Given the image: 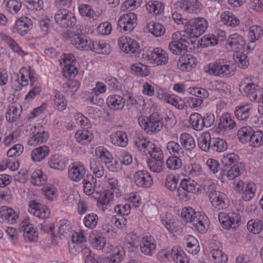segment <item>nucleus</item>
Returning a JSON list of instances; mask_svg holds the SVG:
<instances>
[{"instance_id":"f257e3e1","label":"nucleus","mask_w":263,"mask_h":263,"mask_svg":"<svg viewBox=\"0 0 263 263\" xmlns=\"http://www.w3.org/2000/svg\"><path fill=\"white\" fill-rule=\"evenodd\" d=\"M205 72L211 75L220 77H231L235 71V67L233 65L226 64L223 61H219L210 63L204 67Z\"/></svg>"},{"instance_id":"f03ea898","label":"nucleus","mask_w":263,"mask_h":263,"mask_svg":"<svg viewBox=\"0 0 263 263\" xmlns=\"http://www.w3.org/2000/svg\"><path fill=\"white\" fill-rule=\"evenodd\" d=\"M185 23V32L190 38L198 37L204 33L208 28V22L202 17L190 20Z\"/></svg>"},{"instance_id":"7ed1b4c3","label":"nucleus","mask_w":263,"mask_h":263,"mask_svg":"<svg viewBox=\"0 0 263 263\" xmlns=\"http://www.w3.org/2000/svg\"><path fill=\"white\" fill-rule=\"evenodd\" d=\"M139 120V124L147 133L152 134L159 132L163 126L162 117L158 112H154L146 119Z\"/></svg>"},{"instance_id":"20e7f679","label":"nucleus","mask_w":263,"mask_h":263,"mask_svg":"<svg viewBox=\"0 0 263 263\" xmlns=\"http://www.w3.org/2000/svg\"><path fill=\"white\" fill-rule=\"evenodd\" d=\"M254 114L255 110L250 104L237 106L234 111L235 116L238 120H247L252 125L257 124L259 121L258 118Z\"/></svg>"},{"instance_id":"39448f33","label":"nucleus","mask_w":263,"mask_h":263,"mask_svg":"<svg viewBox=\"0 0 263 263\" xmlns=\"http://www.w3.org/2000/svg\"><path fill=\"white\" fill-rule=\"evenodd\" d=\"M199 185L194 180L189 179H182L177 189V195L179 199L186 201L190 199L189 193H194L198 192Z\"/></svg>"},{"instance_id":"423d86ee","label":"nucleus","mask_w":263,"mask_h":263,"mask_svg":"<svg viewBox=\"0 0 263 263\" xmlns=\"http://www.w3.org/2000/svg\"><path fill=\"white\" fill-rule=\"evenodd\" d=\"M56 23L62 28L72 27L76 23V18L73 14L66 9H59L54 15Z\"/></svg>"},{"instance_id":"0eeeda50","label":"nucleus","mask_w":263,"mask_h":263,"mask_svg":"<svg viewBox=\"0 0 263 263\" xmlns=\"http://www.w3.org/2000/svg\"><path fill=\"white\" fill-rule=\"evenodd\" d=\"M137 15L133 12L121 15L118 22V29L126 32H131L137 25Z\"/></svg>"},{"instance_id":"6e6552de","label":"nucleus","mask_w":263,"mask_h":263,"mask_svg":"<svg viewBox=\"0 0 263 263\" xmlns=\"http://www.w3.org/2000/svg\"><path fill=\"white\" fill-rule=\"evenodd\" d=\"M254 77L248 76L245 78L239 85V89H242L245 95L249 97L250 99L256 100L257 99V91L258 85L254 83Z\"/></svg>"},{"instance_id":"1a4fd4ad","label":"nucleus","mask_w":263,"mask_h":263,"mask_svg":"<svg viewBox=\"0 0 263 263\" xmlns=\"http://www.w3.org/2000/svg\"><path fill=\"white\" fill-rule=\"evenodd\" d=\"M174 5L177 9H180L193 14H197L202 8L201 3L197 0H182L174 3Z\"/></svg>"},{"instance_id":"9d476101","label":"nucleus","mask_w":263,"mask_h":263,"mask_svg":"<svg viewBox=\"0 0 263 263\" xmlns=\"http://www.w3.org/2000/svg\"><path fill=\"white\" fill-rule=\"evenodd\" d=\"M118 44L120 49L126 53H137L139 50V45L137 42L130 37H120L118 39Z\"/></svg>"},{"instance_id":"9b49d317","label":"nucleus","mask_w":263,"mask_h":263,"mask_svg":"<svg viewBox=\"0 0 263 263\" xmlns=\"http://www.w3.org/2000/svg\"><path fill=\"white\" fill-rule=\"evenodd\" d=\"M86 174V169L81 163L74 162L68 168V177L74 182H79L84 179Z\"/></svg>"},{"instance_id":"f8f14e48","label":"nucleus","mask_w":263,"mask_h":263,"mask_svg":"<svg viewBox=\"0 0 263 263\" xmlns=\"http://www.w3.org/2000/svg\"><path fill=\"white\" fill-rule=\"evenodd\" d=\"M245 45L246 41L243 37L238 34H231L227 41V47H229L235 52L245 51Z\"/></svg>"},{"instance_id":"ddd939ff","label":"nucleus","mask_w":263,"mask_h":263,"mask_svg":"<svg viewBox=\"0 0 263 263\" xmlns=\"http://www.w3.org/2000/svg\"><path fill=\"white\" fill-rule=\"evenodd\" d=\"M134 179L136 184L141 187H149L153 183L150 174L144 170L137 171L134 174Z\"/></svg>"},{"instance_id":"4468645a","label":"nucleus","mask_w":263,"mask_h":263,"mask_svg":"<svg viewBox=\"0 0 263 263\" xmlns=\"http://www.w3.org/2000/svg\"><path fill=\"white\" fill-rule=\"evenodd\" d=\"M148 58L152 63L158 66L165 65L168 61V57L166 52L160 48H154Z\"/></svg>"},{"instance_id":"2eb2a0df","label":"nucleus","mask_w":263,"mask_h":263,"mask_svg":"<svg viewBox=\"0 0 263 263\" xmlns=\"http://www.w3.org/2000/svg\"><path fill=\"white\" fill-rule=\"evenodd\" d=\"M209 198L212 205L217 209H223L228 206L226 202V195L223 193L212 191L209 193Z\"/></svg>"},{"instance_id":"dca6fc26","label":"nucleus","mask_w":263,"mask_h":263,"mask_svg":"<svg viewBox=\"0 0 263 263\" xmlns=\"http://www.w3.org/2000/svg\"><path fill=\"white\" fill-rule=\"evenodd\" d=\"M72 44L77 49L84 50H89L93 48L91 45V40L88 39L85 36L79 32L74 34L71 39Z\"/></svg>"},{"instance_id":"f3484780","label":"nucleus","mask_w":263,"mask_h":263,"mask_svg":"<svg viewBox=\"0 0 263 263\" xmlns=\"http://www.w3.org/2000/svg\"><path fill=\"white\" fill-rule=\"evenodd\" d=\"M245 170V165L242 163H239L237 165H234V166L229 168L222 167L221 171V179L226 177L230 180H233L242 174Z\"/></svg>"},{"instance_id":"a211bd4d","label":"nucleus","mask_w":263,"mask_h":263,"mask_svg":"<svg viewBox=\"0 0 263 263\" xmlns=\"http://www.w3.org/2000/svg\"><path fill=\"white\" fill-rule=\"evenodd\" d=\"M28 210L30 213L41 219L49 217L50 214L49 210L47 208L34 201L30 202Z\"/></svg>"},{"instance_id":"6ab92c4d","label":"nucleus","mask_w":263,"mask_h":263,"mask_svg":"<svg viewBox=\"0 0 263 263\" xmlns=\"http://www.w3.org/2000/svg\"><path fill=\"white\" fill-rule=\"evenodd\" d=\"M21 229L24 232V236L26 240L30 242H36L37 240V233L28 219L23 220Z\"/></svg>"},{"instance_id":"aec40b11","label":"nucleus","mask_w":263,"mask_h":263,"mask_svg":"<svg viewBox=\"0 0 263 263\" xmlns=\"http://www.w3.org/2000/svg\"><path fill=\"white\" fill-rule=\"evenodd\" d=\"M48 138V134L45 133L42 125H37V129L34 133L31 138L28 141V144L30 145L35 146L46 141Z\"/></svg>"},{"instance_id":"412c9836","label":"nucleus","mask_w":263,"mask_h":263,"mask_svg":"<svg viewBox=\"0 0 263 263\" xmlns=\"http://www.w3.org/2000/svg\"><path fill=\"white\" fill-rule=\"evenodd\" d=\"M33 23L31 19L27 17H22L17 20L14 29L21 35H24L31 29Z\"/></svg>"},{"instance_id":"4be33fe9","label":"nucleus","mask_w":263,"mask_h":263,"mask_svg":"<svg viewBox=\"0 0 263 263\" xmlns=\"http://www.w3.org/2000/svg\"><path fill=\"white\" fill-rule=\"evenodd\" d=\"M208 223L207 217L203 214L197 212L195 218H193L192 223L199 232L203 233L208 229Z\"/></svg>"},{"instance_id":"5701e85b","label":"nucleus","mask_w":263,"mask_h":263,"mask_svg":"<svg viewBox=\"0 0 263 263\" xmlns=\"http://www.w3.org/2000/svg\"><path fill=\"white\" fill-rule=\"evenodd\" d=\"M196 59L191 54H183L179 60L178 66L182 71H190L195 66Z\"/></svg>"},{"instance_id":"b1692460","label":"nucleus","mask_w":263,"mask_h":263,"mask_svg":"<svg viewBox=\"0 0 263 263\" xmlns=\"http://www.w3.org/2000/svg\"><path fill=\"white\" fill-rule=\"evenodd\" d=\"M0 217L2 219L13 224L16 222L18 215L13 209L3 206L0 208Z\"/></svg>"},{"instance_id":"393cba45","label":"nucleus","mask_w":263,"mask_h":263,"mask_svg":"<svg viewBox=\"0 0 263 263\" xmlns=\"http://www.w3.org/2000/svg\"><path fill=\"white\" fill-rule=\"evenodd\" d=\"M220 122L218 123V128L220 130H229L236 126V123L233 119L231 115L228 112L222 114L220 117Z\"/></svg>"},{"instance_id":"a878e982","label":"nucleus","mask_w":263,"mask_h":263,"mask_svg":"<svg viewBox=\"0 0 263 263\" xmlns=\"http://www.w3.org/2000/svg\"><path fill=\"white\" fill-rule=\"evenodd\" d=\"M108 106L112 110H119L123 108L125 100L119 95L109 96L106 100Z\"/></svg>"},{"instance_id":"bb28decb","label":"nucleus","mask_w":263,"mask_h":263,"mask_svg":"<svg viewBox=\"0 0 263 263\" xmlns=\"http://www.w3.org/2000/svg\"><path fill=\"white\" fill-rule=\"evenodd\" d=\"M111 143L121 147H125L128 143L127 134L123 131H118L110 136Z\"/></svg>"},{"instance_id":"cd10ccee","label":"nucleus","mask_w":263,"mask_h":263,"mask_svg":"<svg viewBox=\"0 0 263 263\" xmlns=\"http://www.w3.org/2000/svg\"><path fill=\"white\" fill-rule=\"evenodd\" d=\"M89 241L97 250H101L104 248L106 240L101 234L92 232L89 236Z\"/></svg>"},{"instance_id":"c85d7f7f","label":"nucleus","mask_w":263,"mask_h":263,"mask_svg":"<svg viewBox=\"0 0 263 263\" xmlns=\"http://www.w3.org/2000/svg\"><path fill=\"white\" fill-rule=\"evenodd\" d=\"M22 111V107L21 106L11 105L6 112V118L10 123L16 122L20 119Z\"/></svg>"},{"instance_id":"c756f323","label":"nucleus","mask_w":263,"mask_h":263,"mask_svg":"<svg viewBox=\"0 0 263 263\" xmlns=\"http://www.w3.org/2000/svg\"><path fill=\"white\" fill-rule=\"evenodd\" d=\"M48 146L43 145L33 149L31 152V158L34 161H40L44 159L49 154Z\"/></svg>"},{"instance_id":"7c9ffc66","label":"nucleus","mask_w":263,"mask_h":263,"mask_svg":"<svg viewBox=\"0 0 263 263\" xmlns=\"http://www.w3.org/2000/svg\"><path fill=\"white\" fill-rule=\"evenodd\" d=\"M161 96V97L159 96L160 99H164L166 102L174 105L178 109H182L185 106L184 101L176 96L166 95V94H162Z\"/></svg>"},{"instance_id":"2f4dec72","label":"nucleus","mask_w":263,"mask_h":263,"mask_svg":"<svg viewBox=\"0 0 263 263\" xmlns=\"http://www.w3.org/2000/svg\"><path fill=\"white\" fill-rule=\"evenodd\" d=\"M90 45L93 47L89 50H92L99 54H108L110 52L109 45L106 44L104 41H100L96 44L91 40V44Z\"/></svg>"},{"instance_id":"473e14b6","label":"nucleus","mask_w":263,"mask_h":263,"mask_svg":"<svg viewBox=\"0 0 263 263\" xmlns=\"http://www.w3.org/2000/svg\"><path fill=\"white\" fill-rule=\"evenodd\" d=\"M134 143L139 150L143 149L144 152L145 149L147 151L153 146V142L147 140L141 134H138L136 136Z\"/></svg>"},{"instance_id":"72a5a7b5","label":"nucleus","mask_w":263,"mask_h":263,"mask_svg":"<svg viewBox=\"0 0 263 263\" xmlns=\"http://www.w3.org/2000/svg\"><path fill=\"white\" fill-rule=\"evenodd\" d=\"M180 141L182 146L187 151L193 150L196 146L193 137L187 133H183L180 137Z\"/></svg>"},{"instance_id":"f704fd0d","label":"nucleus","mask_w":263,"mask_h":263,"mask_svg":"<svg viewBox=\"0 0 263 263\" xmlns=\"http://www.w3.org/2000/svg\"><path fill=\"white\" fill-rule=\"evenodd\" d=\"M168 48L172 53L180 55L187 51V46L185 43L174 41L170 43Z\"/></svg>"},{"instance_id":"c9c22d12","label":"nucleus","mask_w":263,"mask_h":263,"mask_svg":"<svg viewBox=\"0 0 263 263\" xmlns=\"http://www.w3.org/2000/svg\"><path fill=\"white\" fill-rule=\"evenodd\" d=\"M190 123L194 130L200 131L204 128L202 116L198 113L194 112L191 115Z\"/></svg>"},{"instance_id":"e433bc0d","label":"nucleus","mask_w":263,"mask_h":263,"mask_svg":"<svg viewBox=\"0 0 263 263\" xmlns=\"http://www.w3.org/2000/svg\"><path fill=\"white\" fill-rule=\"evenodd\" d=\"M171 257L176 263H189V259L184 253L179 251L177 247L172 249Z\"/></svg>"},{"instance_id":"4c0bfd02","label":"nucleus","mask_w":263,"mask_h":263,"mask_svg":"<svg viewBox=\"0 0 263 263\" xmlns=\"http://www.w3.org/2000/svg\"><path fill=\"white\" fill-rule=\"evenodd\" d=\"M89 165L90 170L96 177L100 178L104 175V168L99 161L91 158L89 160Z\"/></svg>"},{"instance_id":"58836bf2","label":"nucleus","mask_w":263,"mask_h":263,"mask_svg":"<svg viewBox=\"0 0 263 263\" xmlns=\"http://www.w3.org/2000/svg\"><path fill=\"white\" fill-rule=\"evenodd\" d=\"M247 228L252 233L258 234L263 229V223L258 219H251L247 223Z\"/></svg>"},{"instance_id":"ea45409f","label":"nucleus","mask_w":263,"mask_h":263,"mask_svg":"<svg viewBox=\"0 0 263 263\" xmlns=\"http://www.w3.org/2000/svg\"><path fill=\"white\" fill-rule=\"evenodd\" d=\"M147 27L149 32L156 37L161 36L165 32L164 27L159 23L151 22L147 24Z\"/></svg>"},{"instance_id":"a19ab883","label":"nucleus","mask_w":263,"mask_h":263,"mask_svg":"<svg viewBox=\"0 0 263 263\" xmlns=\"http://www.w3.org/2000/svg\"><path fill=\"white\" fill-rule=\"evenodd\" d=\"M96 155L100 158L104 163H108L113 160V157L111 153L105 147L99 146L96 149Z\"/></svg>"},{"instance_id":"79ce46f5","label":"nucleus","mask_w":263,"mask_h":263,"mask_svg":"<svg viewBox=\"0 0 263 263\" xmlns=\"http://www.w3.org/2000/svg\"><path fill=\"white\" fill-rule=\"evenodd\" d=\"M239 160V156L234 153H230L224 156L222 159L223 167L229 168L234 165H237Z\"/></svg>"},{"instance_id":"37998d69","label":"nucleus","mask_w":263,"mask_h":263,"mask_svg":"<svg viewBox=\"0 0 263 263\" xmlns=\"http://www.w3.org/2000/svg\"><path fill=\"white\" fill-rule=\"evenodd\" d=\"M249 138V144L252 147H259L263 144V133L260 130L253 131Z\"/></svg>"},{"instance_id":"c03bdc74","label":"nucleus","mask_w":263,"mask_h":263,"mask_svg":"<svg viewBox=\"0 0 263 263\" xmlns=\"http://www.w3.org/2000/svg\"><path fill=\"white\" fill-rule=\"evenodd\" d=\"M84 184V193L90 195L95 191V185L93 184L96 183V179L91 175H87L86 178H84L83 182Z\"/></svg>"},{"instance_id":"a18cd8bd","label":"nucleus","mask_w":263,"mask_h":263,"mask_svg":"<svg viewBox=\"0 0 263 263\" xmlns=\"http://www.w3.org/2000/svg\"><path fill=\"white\" fill-rule=\"evenodd\" d=\"M77 141L82 144L90 142L92 139V134L87 130H78L75 134Z\"/></svg>"},{"instance_id":"49530a36","label":"nucleus","mask_w":263,"mask_h":263,"mask_svg":"<svg viewBox=\"0 0 263 263\" xmlns=\"http://www.w3.org/2000/svg\"><path fill=\"white\" fill-rule=\"evenodd\" d=\"M253 129L250 127H243L237 132V137L242 143H246L249 141Z\"/></svg>"},{"instance_id":"de8ad7c7","label":"nucleus","mask_w":263,"mask_h":263,"mask_svg":"<svg viewBox=\"0 0 263 263\" xmlns=\"http://www.w3.org/2000/svg\"><path fill=\"white\" fill-rule=\"evenodd\" d=\"M147 153L149 154L151 158L148 160H157L163 161V155L161 148L157 146L153 143V146L147 150Z\"/></svg>"},{"instance_id":"09e8293b","label":"nucleus","mask_w":263,"mask_h":263,"mask_svg":"<svg viewBox=\"0 0 263 263\" xmlns=\"http://www.w3.org/2000/svg\"><path fill=\"white\" fill-rule=\"evenodd\" d=\"M98 222V215L95 213L87 214L83 219V223L85 226L90 229L95 228Z\"/></svg>"},{"instance_id":"8fccbe9b","label":"nucleus","mask_w":263,"mask_h":263,"mask_svg":"<svg viewBox=\"0 0 263 263\" xmlns=\"http://www.w3.org/2000/svg\"><path fill=\"white\" fill-rule=\"evenodd\" d=\"M46 176L40 170L34 171L31 175V182L35 185H40L45 182Z\"/></svg>"},{"instance_id":"3c124183","label":"nucleus","mask_w":263,"mask_h":263,"mask_svg":"<svg viewBox=\"0 0 263 263\" xmlns=\"http://www.w3.org/2000/svg\"><path fill=\"white\" fill-rule=\"evenodd\" d=\"M156 245L151 242L147 238H143L140 246L141 251L145 255H152L153 251L155 250Z\"/></svg>"},{"instance_id":"603ef678","label":"nucleus","mask_w":263,"mask_h":263,"mask_svg":"<svg viewBox=\"0 0 263 263\" xmlns=\"http://www.w3.org/2000/svg\"><path fill=\"white\" fill-rule=\"evenodd\" d=\"M218 39L216 35L208 34L201 39V45L203 47L214 46L218 44Z\"/></svg>"},{"instance_id":"864d4df0","label":"nucleus","mask_w":263,"mask_h":263,"mask_svg":"<svg viewBox=\"0 0 263 263\" xmlns=\"http://www.w3.org/2000/svg\"><path fill=\"white\" fill-rule=\"evenodd\" d=\"M85 263H120L119 258H112L109 257H101L97 260L93 256H88L85 259Z\"/></svg>"},{"instance_id":"5fc2aeb1","label":"nucleus","mask_w":263,"mask_h":263,"mask_svg":"<svg viewBox=\"0 0 263 263\" xmlns=\"http://www.w3.org/2000/svg\"><path fill=\"white\" fill-rule=\"evenodd\" d=\"M263 31L260 26L255 25L250 28L249 37L251 43H253L255 41L259 40L262 35Z\"/></svg>"},{"instance_id":"6e6d98bb","label":"nucleus","mask_w":263,"mask_h":263,"mask_svg":"<svg viewBox=\"0 0 263 263\" xmlns=\"http://www.w3.org/2000/svg\"><path fill=\"white\" fill-rule=\"evenodd\" d=\"M211 253L215 263H226L228 260L227 255L218 249H213Z\"/></svg>"},{"instance_id":"4d7b16f0","label":"nucleus","mask_w":263,"mask_h":263,"mask_svg":"<svg viewBox=\"0 0 263 263\" xmlns=\"http://www.w3.org/2000/svg\"><path fill=\"white\" fill-rule=\"evenodd\" d=\"M166 148L170 153L174 156H179V155L183 153V149L181 146L174 141H169L167 143Z\"/></svg>"},{"instance_id":"13d9d810","label":"nucleus","mask_w":263,"mask_h":263,"mask_svg":"<svg viewBox=\"0 0 263 263\" xmlns=\"http://www.w3.org/2000/svg\"><path fill=\"white\" fill-rule=\"evenodd\" d=\"M168 168L176 170L179 168L182 165V161L178 156L170 157L166 162Z\"/></svg>"},{"instance_id":"bf43d9fd","label":"nucleus","mask_w":263,"mask_h":263,"mask_svg":"<svg viewBox=\"0 0 263 263\" xmlns=\"http://www.w3.org/2000/svg\"><path fill=\"white\" fill-rule=\"evenodd\" d=\"M147 165L151 171L160 173L163 170L164 162L162 160H147Z\"/></svg>"},{"instance_id":"052dcab7","label":"nucleus","mask_w":263,"mask_h":263,"mask_svg":"<svg viewBox=\"0 0 263 263\" xmlns=\"http://www.w3.org/2000/svg\"><path fill=\"white\" fill-rule=\"evenodd\" d=\"M211 138V134L209 132L202 133L199 137L198 139V145L202 151L204 152V151L206 150L208 144Z\"/></svg>"},{"instance_id":"680f3d73","label":"nucleus","mask_w":263,"mask_h":263,"mask_svg":"<svg viewBox=\"0 0 263 263\" xmlns=\"http://www.w3.org/2000/svg\"><path fill=\"white\" fill-rule=\"evenodd\" d=\"M197 213L191 207L184 208L182 210L181 216L184 220L186 222H190L192 223V220L193 218H195Z\"/></svg>"},{"instance_id":"e2e57ef3","label":"nucleus","mask_w":263,"mask_h":263,"mask_svg":"<svg viewBox=\"0 0 263 263\" xmlns=\"http://www.w3.org/2000/svg\"><path fill=\"white\" fill-rule=\"evenodd\" d=\"M213 152L220 153L225 151L227 149V143L223 139L214 137Z\"/></svg>"},{"instance_id":"0e129e2a","label":"nucleus","mask_w":263,"mask_h":263,"mask_svg":"<svg viewBox=\"0 0 263 263\" xmlns=\"http://www.w3.org/2000/svg\"><path fill=\"white\" fill-rule=\"evenodd\" d=\"M243 51L236 52V62L239 67L245 69L249 65V61L247 60V56L243 52Z\"/></svg>"},{"instance_id":"69168bd1","label":"nucleus","mask_w":263,"mask_h":263,"mask_svg":"<svg viewBox=\"0 0 263 263\" xmlns=\"http://www.w3.org/2000/svg\"><path fill=\"white\" fill-rule=\"evenodd\" d=\"M130 69L132 72L137 76H147L149 73V70L146 66L133 64Z\"/></svg>"},{"instance_id":"338daca9","label":"nucleus","mask_w":263,"mask_h":263,"mask_svg":"<svg viewBox=\"0 0 263 263\" xmlns=\"http://www.w3.org/2000/svg\"><path fill=\"white\" fill-rule=\"evenodd\" d=\"M110 195L108 194L106 192H103L101 194L98 199V208L104 211L106 209V206L109 204L110 201Z\"/></svg>"},{"instance_id":"774afa93","label":"nucleus","mask_w":263,"mask_h":263,"mask_svg":"<svg viewBox=\"0 0 263 263\" xmlns=\"http://www.w3.org/2000/svg\"><path fill=\"white\" fill-rule=\"evenodd\" d=\"M78 72V69L73 65L65 64L63 69V76L66 78L74 77Z\"/></svg>"}]
</instances>
